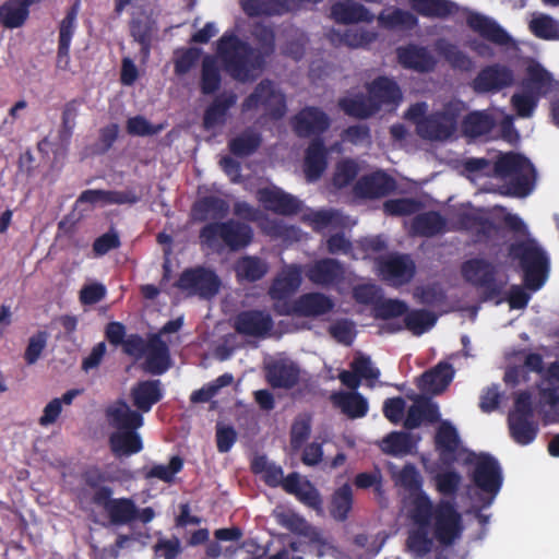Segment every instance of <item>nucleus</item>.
I'll use <instances>...</instances> for the list:
<instances>
[{"label": "nucleus", "mask_w": 559, "mask_h": 559, "mask_svg": "<svg viewBox=\"0 0 559 559\" xmlns=\"http://www.w3.org/2000/svg\"><path fill=\"white\" fill-rule=\"evenodd\" d=\"M251 35L257 47L239 38L234 32H225L217 40L216 52L224 70L241 83L255 81L276 50V35L272 25L255 22L252 24Z\"/></svg>", "instance_id": "obj_1"}, {"label": "nucleus", "mask_w": 559, "mask_h": 559, "mask_svg": "<svg viewBox=\"0 0 559 559\" xmlns=\"http://www.w3.org/2000/svg\"><path fill=\"white\" fill-rule=\"evenodd\" d=\"M411 519L417 525V530L408 535L406 545L417 557H424L432 548L429 528L442 546L453 545L464 530L462 515L452 501L440 499L433 503L425 492L413 499Z\"/></svg>", "instance_id": "obj_2"}, {"label": "nucleus", "mask_w": 559, "mask_h": 559, "mask_svg": "<svg viewBox=\"0 0 559 559\" xmlns=\"http://www.w3.org/2000/svg\"><path fill=\"white\" fill-rule=\"evenodd\" d=\"M468 173L500 179H510L504 195L525 198L535 187L536 169L524 155L515 152L500 153L493 164L485 157H472L464 162Z\"/></svg>", "instance_id": "obj_3"}, {"label": "nucleus", "mask_w": 559, "mask_h": 559, "mask_svg": "<svg viewBox=\"0 0 559 559\" xmlns=\"http://www.w3.org/2000/svg\"><path fill=\"white\" fill-rule=\"evenodd\" d=\"M509 255L519 262L523 285L531 292L539 290L548 280L550 261L546 251L533 238L510 245Z\"/></svg>", "instance_id": "obj_4"}, {"label": "nucleus", "mask_w": 559, "mask_h": 559, "mask_svg": "<svg viewBox=\"0 0 559 559\" xmlns=\"http://www.w3.org/2000/svg\"><path fill=\"white\" fill-rule=\"evenodd\" d=\"M199 239L202 246L210 249H218L222 241L230 251H239L251 243L253 230L248 224L233 218L210 222L200 229Z\"/></svg>", "instance_id": "obj_5"}, {"label": "nucleus", "mask_w": 559, "mask_h": 559, "mask_svg": "<svg viewBox=\"0 0 559 559\" xmlns=\"http://www.w3.org/2000/svg\"><path fill=\"white\" fill-rule=\"evenodd\" d=\"M466 462L474 464L471 478L483 493L479 497L480 508L486 509L491 506L502 487L501 466L498 460L489 453H480L475 456V460L468 459Z\"/></svg>", "instance_id": "obj_6"}, {"label": "nucleus", "mask_w": 559, "mask_h": 559, "mask_svg": "<svg viewBox=\"0 0 559 559\" xmlns=\"http://www.w3.org/2000/svg\"><path fill=\"white\" fill-rule=\"evenodd\" d=\"M510 436L520 445L532 443L538 433V424L534 420L532 395L521 391L514 399L513 409L509 413Z\"/></svg>", "instance_id": "obj_7"}, {"label": "nucleus", "mask_w": 559, "mask_h": 559, "mask_svg": "<svg viewBox=\"0 0 559 559\" xmlns=\"http://www.w3.org/2000/svg\"><path fill=\"white\" fill-rule=\"evenodd\" d=\"M259 107H262L265 116L273 120L282 119L287 111L285 95L269 79L261 80L241 104L242 112H248Z\"/></svg>", "instance_id": "obj_8"}, {"label": "nucleus", "mask_w": 559, "mask_h": 559, "mask_svg": "<svg viewBox=\"0 0 559 559\" xmlns=\"http://www.w3.org/2000/svg\"><path fill=\"white\" fill-rule=\"evenodd\" d=\"M460 115V104L450 102L441 110L435 111L419 121L417 132L427 140H447L455 132Z\"/></svg>", "instance_id": "obj_9"}, {"label": "nucleus", "mask_w": 559, "mask_h": 559, "mask_svg": "<svg viewBox=\"0 0 559 559\" xmlns=\"http://www.w3.org/2000/svg\"><path fill=\"white\" fill-rule=\"evenodd\" d=\"M174 285L188 296L210 299L218 293L221 280L213 270L199 265L183 270Z\"/></svg>", "instance_id": "obj_10"}, {"label": "nucleus", "mask_w": 559, "mask_h": 559, "mask_svg": "<svg viewBox=\"0 0 559 559\" xmlns=\"http://www.w3.org/2000/svg\"><path fill=\"white\" fill-rule=\"evenodd\" d=\"M515 72L508 64L495 62L483 67L469 86L478 95L497 94L515 84Z\"/></svg>", "instance_id": "obj_11"}, {"label": "nucleus", "mask_w": 559, "mask_h": 559, "mask_svg": "<svg viewBox=\"0 0 559 559\" xmlns=\"http://www.w3.org/2000/svg\"><path fill=\"white\" fill-rule=\"evenodd\" d=\"M334 308L333 300L319 292L300 295L293 302H281L273 306L277 316H297L316 318L331 312Z\"/></svg>", "instance_id": "obj_12"}, {"label": "nucleus", "mask_w": 559, "mask_h": 559, "mask_svg": "<svg viewBox=\"0 0 559 559\" xmlns=\"http://www.w3.org/2000/svg\"><path fill=\"white\" fill-rule=\"evenodd\" d=\"M466 282L484 290V299L491 300L501 294V287L496 280L495 265L483 259L474 258L465 261L461 267Z\"/></svg>", "instance_id": "obj_13"}, {"label": "nucleus", "mask_w": 559, "mask_h": 559, "mask_svg": "<svg viewBox=\"0 0 559 559\" xmlns=\"http://www.w3.org/2000/svg\"><path fill=\"white\" fill-rule=\"evenodd\" d=\"M112 488H103L92 496V503L102 507L114 525L130 524L135 521V502L131 498H112Z\"/></svg>", "instance_id": "obj_14"}, {"label": "nucleus", "mask_w": 559, "mask_h": 559, "mask_svg": "<svg viewBox=\"0 0 559 559\" xmlns=\"http://www.w3.org/2000/svg\"><path fill=\"white\" fill-rule=\"evenodd\" d=\"M302 283V269L299 264H286L273 278L269 288V296L273 306L281 302H290L288 298L294 295Z\"/></svg>", "instance_id": "obj_15"}, {"label": "nucleus", "mask_w": 559, "mask_h": 559, "mask_svg": "<svg viewBox=\"0 0 559 559\" xmlns=\"http://www.w3.org/2000/svg\"><path fill=\"white\" fill-rule=\"evenodd\" d=\"M520 86L523 91L530 92L542 98L559 90V81L546 70L538 61L531 59L525 68V75Z\"/></svg>", "instance_id": "obj_16"}, {"label": "nucleus", "mask_w": 559, "mask_h": 559, "mask_svg": "<svg viewBox=\"0 0 559 559\" xmlns=\"http://www.w3.org/2000/svg\"><path fill=\"white\" fill-rule=\"evenodd\" d=\"M292 127L299 138H320L329 129L330 118L322 109L307 106L293 117Z\"/></svg>", "instance_id": "obj_17"}, {"label": "nucleus", "mask_w": 559, "mask_h": 559, "mask_svg": "<svg viewBox=\"0 0 559 559\" xmlns=\"http://www.w3.org/2000/svg\"><path fill=\"white\" fill-rule=\"evenodd\" d=\"M274 322L270 313L258 310H243L235 316L233 326L245 336L265 337L273 329Z\"/></svg>", "instance_id": "obj_18"}, {"label": "nucleus", "mask_w": 559, "mask_h": 559, "mask_svg": "<svg viewBox=\"0 0 559 559\" xmlns=\"http://www.w3.org/2000/svg\"><path fill=\"white\" fill-rule=\"evenodd\" d=\"M382 277L393 286L409 283L416 273L414 261L408 255H392L378 261Z\"/></svg>", "instance_id": "obj_19"}, {"label": "nucleus", "mask_w": 559, "mask_h": 559, "mask_svg": "<svg viewBox=\"0 0 559 559\" xmlns=\"http://www.w3.org/2000/svg\"><path fill=\"white\" fill-rule=\"evenodd\" d=\"M80 3L75 1L59 23V37L56 66L61 70H68L70 66V46L76 29V19Z\"/></svg>", "instance_id": "obj_20"}, {"label": "nucleus", "mask_w": 559, "mask_h": 559, "mask_svg": "<svg viewBox=\"0 0 559 559\" xmlns=\"http://www.w3.org/2000/svg\"><path fill=\"white\" fill-rule=\"evenodd\" d=\"M396 58L404 69L418 73L431 72L437 66L433 55L426 47L416 44L397 47Z\"/></svg>", "instance_id": "obj_21"}, {"label": "nucleus", "mask_w": 559, "mask_h": 559, "mask_svg": "<svg viewBox=\"0 0 559 559\" xmlns=\"http://www.w3.org/2000/svg\"><path fill=\"white\" fill-rule=\"evenodd\" d=\"M366 88L371 104L377 107V112L383 106H397L403 98L399 84L384 75L372 80Z\"/></svg>", "instance_id": "obj_22"}, {"label": "nucleus", "mask_w": 559, "mask_h": 559, "mask_svg": "<svg viewBox=\"0 0 559 559\" xmlns=\"http://www.w3.org/2000/svg\"><path fill=\"white\" fill-rule=\"evenodd\" d=\"M258 200L265 210L281 215L297 214L301 207L297 198L277 187L259 189Z\"/></svg>", "instance_id": "obj_23"}, {"label": "nucleus", "mask_w": 559, "mask_h": 559, "mask_svg": "<svg viewBox=\"0 0 559 559\" xmlns=\"http://www.w3.org/2000/svg\"><path fill=\"white\" fill-rule=\"evenodd\" d=\"M433 443L442 463L451 465L456 461L461 439L456 428L450 421L440 419Z\"/></svg>", "instance_id": "obj_24"}, {"label": "nucleus", "mask_w": 559, "mask_h": 559, "mask_svg": "<svg viewBox=\"0 0 559 559\" xmlns=\"http://www.w3.org/2000/svg\"><path fill=\"white\" fill-rule=\"evenodd\" d=\"M109 425L117 431L138 430L143 426L144 419L140 411L131 409L128 403L119 399L105 409Z\"/></svg>", "instance_id": "obj_25"}, {"label": "nucleus", "mask_w": 559, "mask_h": 559, "mask_svg": "<svg viewBox=\"0 0 559 559\" xmlns=\"http://www.w3.org/2000/svg\"><path fill=\"white\" fill-rule=\"evenodd\" d=\"M466 22L471 29L495 45L508 46L512 43V37L493 19L480 13H471Z\"/></svg>", "instance_id": "obj_26"}, {"label": "nucleus", "mask_w": 559, "mask_h": 559, "mask_svg": "<svg viewBox=\"0 0 559 559\" xmlns=\"http://www.w3.org/2000/svg\"><path fill=\"white\" fill-rule=\"evenodd\" d=\"M414 404L408 407L404 427L408 430L416 429L426 421L428 424H436L440 421V412L437 403L432 402L430 397L423 395H415L413 397Z\"/></svg>", "instance_id": "obj_27"}, {"label": "nucleus", "mask_w": 559, "mask_h": 559, "mask_svg": "<svg viewBox=\"0 0 559 559\" xmlns=\"http://www.w3.org/2000/svg\"><path fill=\"white\" fill-rule=\"evenodd\" d=\"M453 378L454 369L452 365L447 361H440L418 378L417 386L421 392L438 395L450 385Z\"/></svg>", "instance_id": "obj_28"}, {"label": "nucleus", "mask_w": 559, "mask_h": 559, "mask_svg": "<svg viewBox=\"0 0 559 559\" xmlns=\"http://www.w3.org/2000/svg\"><path fill=\"white\" fill-rule=\"evenodd\" d=\"M133 406L141 413H148L152 407L162 401L164 391L160 380H141L130 391Z\"/></svg>", "instance_id": "obj_29"}, {"label": "nucleus", "mask_w": 559, "mask_h": 559, "mask_svg": "<svg viewBox=\"0 0 559 559\" xmlns=\"http://www.w3.org/2000/svg\"><path fill=\"white\" fill-rule=\"evenodd\" d=\"M395 189V180L383 171L361 177L354 187L356 194L368 199L389 195Z\"/></svg>", "instance_id": "obj_30"}, {"label": "nucleus", "mask_w": 559, "mask_h": 559, "mask_svg": "<svg viewBox=\"0 0 559 559\" xmlns=\"http://www.w3.org/2000/svg\"><path fill=\"white\" fill-rule=\"evenodd\" d=\"M170 367L169 348L162 340L160 334H152L148 337V348L145 353L143 368L155 376L163 374Z\"/></svg>", "instance_id": "obj_31"}, {"label": "nucleus", "mask_w": 559, "mask_h": 559, "mask_svg": "<svg viewBox=\"0 0 559 559\" xmlns=\"http://www.w3.org/2000/svg\"><path fill=\"white\" fill-rule=\"evenodd\" d=\"M306 276L316 285L328 286L343 278L344 267L336 259L323 258L308 266Z\"/></svg>", "instance_id": "obj_32"}, {"label": "nucleus", "mask_w": 559, "mask_h": 559, "mask_svg": "<svg viewBox=\"0 0 559 559\" xmlns=\"http://www.w3.org/2000/svg\"><path fill=\"white\" fill-rule=\"evenodd\" d=\"M266 381L275 389H292L300 378V370L293 361L276 360L265 368Z\"/></svg>", "instance_id": "obj_33"}, {"label": "nucleus", "mask_w": 559, "mask_h": 559, "mask_svg": "<svg viewBox=\"0 0 559 559\" xmlns=\"http://www.w3.org/2000/svg\"><path fill=\"white\" fill-rule=\"evenodd\" d=\"M328 166V151L321 138H314L305 153L304 173L307 181L321 178Z\"/></svg>", "instance_id": "obj_34"}, {"label": "nucleus", "mask_w": 559, "mask_h": 559, "mask_svg": "<svg viewBox=\"0 0 559 559\" xmlns=\"http://www.w3.org/2000/svg\"><path fill=\"white\" fill-rule=\"evenodd\" d=\"M191 213L195 222H221L228 215L229 204L219 197L205 195L193 203Z\"/></svg>", "instance_id": "obj_35"}, {"label": "nucleus", "mask_w": 559, "mask_h": 559, "mask_svg": "<svg viewBox=\"0 0 559 559\" xmlns=\"http://www.w3.org/2000/svg\"><path fill=\"white\" fill-rule=\"evenodd\" d=\"M331 16L341 24L370 23L374 19L373 14L364 4L353 0L335 2L331 7Z\"/></svg>", "instance_id": "obj_36"}, {"label": "nucleus", "mask_w": 559, "mask_h": 559, "mask_svg": "<svg viewBox=\"0 0 559 559\" xmlns=\"http://www.w3.org/2000/svg\"><path fill=\"white\" fill-rule=\"evenodd\" d=\"M269 263L257 255L240 257L234 266L236 280L239 284L255 283L269 272Z\"/></svg>", "instance_id": "obj_37"}, {"label": "nucleus", "mask_w": 559, "mask_h": 559, "mask_svg": "<svg viewBox=\"0 0 559 559\" xmlns=\"http://www.w3.org/2000/svg\"><path fill=\"white\" fill-rule=\"evenodd\" d=\"M237 103V95L234 92H223L217 95L207 106L203 115L205 129L223 126L226 122L228 110Z\"/></svg>", "instance_id": "obj_38"}, {"label": "nucleus", "mask_w": 559, "mask_h": 559, "mask_svg": "<svg viewBox=\"0 0 559 559\" xmlns=\"http://www.w3.org/2000/svg\"><path fill=\"white\" fill-rule=\"evenodd\" d=\"M537 389L540 403L549 406L556 412V408L559 405V360L552 361L548 365Z\"/></svg>", "instance_id": "obj_39"}, {"label": "nucleus", "mask_w": 559, "mask_h": 559, "mask_svg": "<svg viewBox=\"0 0 559 559\" xmlns=\"http://www.w3.org/2000/svg\"><path fill=\"white\" fill-rule=\"evenodd\" d=\"M408 3L414 12L428 19L445 20L459 11L451 0H408Z\"/></svg>", "instance_id": "obj_40"}, {"label": "nucleus", "mask_w": 559, "mask_h": 559, "mask_svg": "<svg viewBox=\"0 0 559 559\" xmlns=\"http://www.w3.org/2000/svg\"><path fill=\"white\" fill-rule=\"evenodd\" d=\"M109 447L115 456H131L143 450L138 430L115 431L109 436Z\"/></svg>", "instance_id": "obj_41"}, {"label": "nucleus", "mask_w": 559, "mask_h": 559, "mask_svg": "<svg viewBox=\"0 0 559 559\" xmlns=\"http://www.w3.org/2000/svg\"><path fill=\"white\" fill-rule=\"evenodd\" d=\"M241 8L249 17L283 15L290 11L289 0H242Z\"/></svg>", "instance_id": "obj_42"}, {"label": "nucleus", "mask_w": 559, "mask_h": 559, "mask_svg": "<svg viewBox=\"0 0 559 559\" xmlns=\"http://www.w3.org/2000/svg\"><path fill=\"white\" fill-rule=\"evenodd\" d=\"M261 144V133L248 128L228 141V150L234 156L245 158L253 155Z\"/></svg>", "instance_id": "obj_43"}, {"label": "nucleus", "mask_w": 559, "mask_h": 559, "mask_svg": "<svg viewBox=\"0 0 559 559\" xmlns=\"http://www.w3.org/2000/svg\"><path fill=\"white\" fill-rule=\"evenodd\" d=\"M445 218L436 211L417 214L412 221V230L421 237H433L445 230Z\"/></svg>", "instance_id": "obj_44"}, {"label": "nucleus", "mask_w": 559, "mask_h": 559, "mask_svg": "<svg viewBox=\"0 0 559 559\" xmlns=\"http://www.w3.org/2000/svg\"><path fill=\"white\" fill-rule=\"evenodd\" d=\"M333 402L349 418H361L368 412L367 400L356 391L334 394Z\"/></svg>", "instance_id": "obj_45"}, {"label": "nucleus", "mask_w": 559, "mask_h": 559, "mask_svg": "<svg viewBox=\"0 0 559 559\" xmlns=\"http://www.w3.org/2000/svg\"><path fill=\"white\" fill-rule=\"evenodd\" d=\"M416 443L409 432L392 431L381 441V450L392 456H404L411 454Z\"/></svg>", "instance_id": "obj_46"}, {"label": "nucleus", "mask_w": 559, "mask_h": 559, "mask_svg": "<svg viewBox=\"0 0 559 559\" xmlns=\"http://www.w3.org/2000/svg\"><path fill=\"white\" fill-rule=\"evenodd\" d=\"M338 107L345 115L358 119H367L377 114V107L371 104L369 96L364 94L340 98Z\"/></svg>", "instance_id": "obj_47"}, {"label": "nucleus", "mask_w": 559, "mask_h": 559, "mask_svg": "<svg viewBox=\"0 0 559 559\" xmlns=\"http://www.w3.org/2000/svg\"><path fill=\"white\" fill-rule=\"evenodd\" d=\"M183 459L179 455L170 457L167 465L154 464L151 467H144L142 475L145 479H158L167 484H171L175 480V476L180 473L183 468Z\"/></svg>", "instance_id": "obj_48"}, {"label": "nucleus", "mask_w": 559, "mask_h": 559, "mask_svg": "<svg viewBox=\"0 0 559 559\" xmlns=\"http://www.w3.org/2000/svg\"><path fill=\"white\" fill-rule=\"evenodd\" d=\"M29 11L19 0H8L0 5V25L5 28H19L26 22Z\"/></svg>", "instance_id": "obj_49"}, {"label": "nucleus", "mask_w": 559, "mask_h": 559, "mask_svg": "<svg viewBox=\"0 0 559 559\" xmlns=\"http://www.w3.org/2000/svg\"><path fill=\"white\" fill-rule=\"evenodd\" d=\"M280 525L294 534L308 537L311 542H320L319 533L299 514L284 512L277 516Z\"/></svg>", "instance_id": "obj_50"}, {"label": "nucleus", "mask_w": 559, "mask_h": 559, "mask_svg": "<svg viewBox=\"0 0 559 559\" xmlns=\"http://www.w3.org/2000/svg\"><path fill=\"white\" fill-rule=\"evenodd\" d=\"M462 126L465 134L477 138L488 134L496 126V121L485 111H473L464 118Z\"/></svg>", "instance_id": "obj_51"}, {"label": "nucleus", "mask_w": 559, "mask_h": 559, "mask_svg": "<svg viewBox=\"0 0 559 559\" xmlns=\"http://www.w3.org/2000/svg\"><path fill=\"white\" fill-rule=\"evenodd\" d=\"M437 322V317L433 312L426 309H414L405 313L404 326L414 335H421L430 330Z\"/></svg>", "instance_id": "obj_52"}, {"label": "nucleus", "mask_w": 559, "mask_h": 559, "mask_svg": "<svg viewBox=\"0 0 559 559\" xmlns=\"http://www.w3.org/2000/svg\"><path fill=\"white\" fill-rule=\"evenodd\" d=\"M353 507V490L344 484L332 495L330 513L337 521H345Z\"/></svg>", "instance_id": "obj_53"}, {"label": "nucleus", "mask_w": 559, "mask_h": 559, "mask_svg": "<svg viewBox=\"0 0 559 559\" xmlns=\"http://www.w3.org/2000/svg\"><path fill=\"white\" fill-rule=\"evenodd\" d=\"M376 38L377 34L374 32L364 29H347L343 34L335 31L330 33V39L333 44L345 45L352 48L365 47L372 43Z\"/></svg>", "instance_id": "obj_54"}, {"label": "nucleus", "mask_w": 559, "mask_h": 559, "mask_svg": "<svg viewBox=\"0 0 559 559\" xmlns=\"http://www.w3.org/2000/svg\"><path fill=\"white\" fill-rule=\"evenodd\" d=\"M378 21L382 26L389 29L397 27L413 29L418 25V19L415 14L400 8H394L388 14L381 12L378 16Z\"/></svg>", "instance_id": "obj_55"}, {"label": "nucleus", "mask_w": 559, "mask_h": 559, "mask_svg": "<svg viewBox=\"0 0 559 559\" xmlns=\"http://www.w3.org/2000/svg\"><path fill=\"white\" fill-rule=\"evenodd\" d=\"M456 225L457 229L461 230H476L477 235L488 237L491 231L495 229L493 223L479 216L473 212H460L456 215Z\"/></svg>", "instance_id": "obj_56"}, {"label": "nucleus", "mask_w": 559, "mask_h": 559, "mask_svg": "<svg viewBox=\"0 0 559 559\" xmlns=\"http://www.w3.org/2000/svg\"><path fill=\"white\" fill-rule=\"evenodd\" d=\"M530 22V31L538 38L545 40L559 39V22L547 14L534 15Z\"/></svg>", "instance_id": "obj_57"}, {"label": "nucleus", "mask_w": 559, "mask_h": 559, "mask_svg": "<svg viewBox=\"0 0 559 559\" xmlns=\"http://www.w3.org/2000/svg\"><path fill=\"white\" fill-rule=\"evenodd\" d=\"M438 50L454 70L468 72L474 67L473 60L454 44L443 43L438 47Z\"/></svg>", "instance_id": "obj_58"}, {"label": "nucleus", "mask_w": 559, "mask_h": 559, "mask_svg": "<svg viewBox=\"0 0 559 559\" xmlns=\"http://www.w3.org/2000/svg\"><path fill=\"white\" fill-rule=\"evenodd\" d=\"M222 76L216 62L211 57H205L201 69V92L204 95L214 94L221 86Z\"/></svg>", "instance_id": "obj_59"}, {"label": "nucleus", "mask_w": 559, "mask_h": 559, "mask_svg": "<svg viewBox=\"0 0 559 559\" xmlns=\"http://www.w3.org/2000/svg\"><path fill=\"white\" fill-rule=\"evenodd\" d=\"M154 32V22L150 19L133 20L130 25L131 36L141 46L143 57H148L151 51L152 37Z\"/></svg>", "instance_id": "obj_60"}, {"label": "nucleus", "mask_w": 559, "mask_h": 559, "mask_svg": "<svg viewBox=\"0 0 559 559\" xmlns=\"http://www.w3.org/2000/svg\"><path fill=\"white\" fill-rule=\"evenodd\" d=\"M436 489L444 497H450L454 504V498L460 489L462 476L456 471H445L435 476Z\"/></svg>", "instance_id": "obj_61"}, {"label": "nucleus", "mask_w": 559, "mask_h": 559, "mask_svg": "<svg viewBox=\"0 0 559 559\" xmlns=\"http://www.w3.org/2000/svg\"><path fill=\"white\" fill-rule=\"evenodd\" d=\"M408 306L405 301L400 299H379L374 305L373 314L376 319L389 320L397 317L405 316Z\"/></svg>", "instance_id": "obj_62"}, {"label": "nucleus", "mask_w": 559, "mask_h": 559, "mask_svg": "<svg viewBox=\"0 0 559 559\" xmlns=\"http://www.w3.org/2000/svg\"><path fill=\"white\" fill-rule=\"evenodd\" d=\"M421 206V202L413 198L390 199L383 203V211L391 216H406L417 213Z\"/></svg>", "instance_id": "obj_63"}, {"label": "nucleus", "mask_w": 559, "mask_h": 559, "mask_svg": "<svg viewBox=\"0 0 559 559\" xmlns=\"http://www.w3.org/2000/svg\"><path fill=\"white\" fill-rule=\"evenodd\" d=\"M311 433V418L309 416L297 417L290 427L289 444L293 452H298Z\"/></svg>", "instance_id": "obj_64"}]
</instances>
